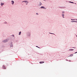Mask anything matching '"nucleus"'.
<instances>
[{"label": "nucleus", "mask_w": 77, "mask_h": 77, "mask_svg": "<svg viewBox=\"0 0 77 77\" xmlns=\"http://www.w3.org/2000/svg\"><path fill=\"white\" fill-rule=\"evenodd\" d=\"M40 63H44V61H41L39 62Z\"/></svg>", "instance_id": "nucleus-5"}, {"label": "nucleus", "mask_w": 77, "mask_h": 77, "mask_svg": "<svg viewBox=\"0 0 77 77\" xmlns=\"http://www.w3.org/2000/svg\"><path fill=\"white\" fill-rule=\"evenodd\" d=\"M75 20H76V21H77V19H75Z\"/></svg>", "instance_id": "nucleus-21"}, {"label": "nucleus", "mask_w": 77, "mask_h": 77, "mask_svg": "<svg viewBox=\"0 0 77 77\" xmlns=\"http://www.w3.org/2000/svg\"><path fill=\"white\" fill-rule=\"evenodd\" d=\"M26 5H27V3H26Z\"/></svg>", "instance_id": "nucleus-19"}, {"label": "nucleus", "mask_w": 77, "mask_h": 77, "mask_svg": "<svg viewBox=\"0 0 77 77\" xmlns=\"http://www.w3.org/2000/svg\"><path fill=\"white\" fill-rule=\"evenodd\" d=\"M69 62H71V60H69Z\"/></svg>", "instance_id": "nucleus-20"}, {"label": "nucleus", "mask_w": 77, "mask_h": 77, "mask_svg": "<svg viewBox=\"0 0 77 77\" xmlns=\"http://www.w3.org/2000/svg\"><path fill=\"white\" fill-rule=\"evenodd\" d=\"M77 53V52L76 53Z\"/></svg>", "instance_id": "nucleus-22"}, {"label": "nucleus", "mask_w": 77, "mask_h": 77, "mask_svg": "<svg viewBox=\"0 0 77 77\" xmlns=\"http://www.w3.org/2000/svg\"><path fill=\"white\" fill-rule=\"evenodd\" d=\"M72 56H73V54H71L69 56V57H72Z\"/></svg>", "instance_id": "nucleus-6"}, {"label": "nucleus", "mask_w": 77, "mask_h": 77, "mask_svg": "<svg viewBox=\"0 0 77 77\" xmlns=\"http://www.w3.org/2000/svg\"><path fill=\"white\" fill-rule=\"evenodd\" d=\"M62 16L63 17V18H64V14H62Z\"/></svg>", "instance_id": "nucleus-11"}, {"label": "nucleus", "mask_w": 77, "mask_h": 77, "mask_svg": "<svg viewBox=\"0 0 77 77\" xmlns=\"http://www.w3.org/2000/svg\"><path fill=\"white\" fill-rule=\"evenodd\" d=\"M39 6H41V5H42V3H41V2H39Z\"/></svg>", "instance_id": "nucleus-10"}, {"label": "nucleus", "mask_w": 77, "mask_h": 77, "mask_svg": "<svg viewBox=\"0 0 77 77\" xmlns=\"http://www.w3.org/2000/svg\"><path fill=\"white\" fill-rule=\"evenodd\" d=\"M73 50H74L72 49H69V51H73Z\"/></svg>", "instance_id": "nucleus-8"}, {"label": "nucleus", "mask_w": 77, "mask_h": 77, "mask_svg": "<svg viewBox=\"0 0 77 77\" xmlns=\"http://www.w3.org/2000/svg\"><path fill=\"white\" fill-rule=\"evenodd\" d=\"M11 4L12 5H14V1H11Z\"/></svg>", "instance_id": "nucleus-3"}, {"label": "nucleus", "mask_w": 77, "mask_h": 77, "mask_svg": "<svg viewBox=\"0 0 77 77\" xmlns=\"http://www.w3.org/2000/svg\"><path fill=\"white\" fill-rule=\"evenodd\" d=\"M2 68L3 69H6V68L5 67V65L3 66Z\"/></svg>", "instance_id": "nucleus-1"}, {"label": "nucleus", "mask_w": 77, "mask_h": 77, "mask_svg": "<svg viewBox=\"0 0 77 77\" xmlns=\"http://www.w3.org/2000/svg\"><path fill=\"white\" fill-rule=\"evenodd\" d=\"M3 42H8V40L6 39V40H4L3 41Z\"/></svg>", "instance_id": "nucleus-2"}, {"label": "nucleus", "mask_w": 77, "mask_h": 77, "mask_svg": "<svg viewBox=\"0 0 77 77\" xmlns=\"http://www.w3.org/2000/svg\"><path fill=\"white\" fill-rule=\"evenodd\" d=\"M73 20H74V19H73Z\"/></svg>", "instance_id": "nucleus-24"}, {"label": "nucleus", "mask_w": 77, "mask_h": 77, "mask_svg": "<svg viewBox=\"0 0 77 77\" xmlns=\"http://www.w3.org/2000/svg\"><path fill=\"white\" fill-rule=\"evenodd\" d=\"M72 21V22H75V23H77V21Z\"/></svg>", "instance_id": "nucleus-14"}, {"label": "nucleus", "mask_w": 77, "mask_h": 77, "mask_svg": "<svg viewBox=\"0 0 77 77\" xmlns=\"http://www.w3.org/2000/svg\"><path fill=\"white\" fill-rule=\"evenodd\" d=\"M21 32H19V35H21Z\"/></svg>", "instance_id": "nucleus-12"}, {"label": "nucleus", "mask_w": 77, "mask_h": 77, "mask_svg": "<svg viewBox=\"0 0 77 77\" xmlns=\"http://www.w3.org/2000/svg\"><path fill=\"white\" fill-rule=\"evenodd\" d=\"M1 5L2 6H3V5H4V3H3L2 2L1 3Z\"/></svg>", "instance_id": "nucleus-9"}, {"label": "nucleus", "mask_w": 77, "mask_h": 77, "mask_svg": "<svg viewBox=\"0 0 77 77\" xmlns=\"http://www.w3.org/2000/svg\"><path fill=\"white\" fill-rule=\"evenodd\" d=\"M70 3H74V2H70Z\"/></svg>", "instance_id": "nucleus-15"}, {"label": "nucleus", "mask_w": 77, "mask_h": 77, "mask_svg": "<svg viewBox=\"0 0 77 77\" xmlns=\"http://www.w3.org/2000/svg\"><path fill=\"white\" fill-rule=\"evenodd\" d=\"M12 36L14 37V35H12Z\"/></svg>", "instance_id": "nucleus-17"}, {"label": "nucleus", "mask_w": 77, "mask_h": 77, "mask_svg": "<svg viewBox=\"0 0 77 77\" xmlns=\"http://www.w3.org/2000/svg\"><path fill=\"white\" fill-rule=\"evenodd\" d=\"M36 47H38V46H36Z\"/></svg>", "instance_id": "nucleus-25"}, {"label": "nucleus", "mask_w": 77, "mask_h": 77, "mask_svg": "<svg viewBox=\"0 0 77 77\" xmlns=\"http://www.w3.org/2000/svg\"><path fill=\"white\" fill-rule=\"evenodd\" d=\"M22 3L23 2H25V3H26V2H27V3H28V2H27V1H23L22 2Z\"/></svg>", "instance_id": "nucleus-7"}, {"label": "nucleus", "mask_w": 77, "mask_h": 77, "mask_svg": "<svg viewBox=\"0 0 77 77\" xmlns=\"http://www.w3.org/2000/svg\"><path fill=\"white\" fill-rule=\"evenodd\" d=\"M62 13H65V11H63Z\"/></svg>", "instance_id": "nucleus-16"}, {"label": "nucleus", "mask_w": 77, "mask_h": 77, "mask_svg": "<svg viewBox=\"0 0 77 77\" xmlns=\"http://www.w3.org/2000/svg\"><path fill=\"white\" fill-rule=\"evenodd\" d=\"M13 47V45L11 44V45H10V47Z\"/></svg>", "instance_id": "nucleus-13"}, {"label": "nucleus", "mask_w": 77, "mask_h": 77, "mask_svg": "<svg viewBox=\"0 0 77 77\" xmlns=\"http://www.w3.org/2000/svg\"><path fill=\"white\" fill-rule=\"evenodd\" d=\"M41 9H45V7H44L42 6V7H41Z\"/></svg>", "instance_id": "nucleus-4"}, {"label": "nucleus", "mask_w": 77, "mask_h": 77, "mask_svg": "<svg viewBox=\"0 0 77 77\" xmlns=\"http://www.w3.org/2000/svg\"><path fill=\"white\" fill-rule=\"evenodd\" d=\"M71 20H73V19H71Z\"/></svg>", "instance_id": "nucleus-23"}, {"label": "nucleus", "mask_w": 77, "mask_h": 77, "mask_svg": "<svg viewBox=\"0 0 77 77\" xmlns=\"http://www.w3.org/2000/svg\"><path fill=\"white\" fill-rule=\"evenodd\" d=\"M36 15H38V13H36Z\"/></svg>", "instance_id": "nucleus-18"}]
</instances>
